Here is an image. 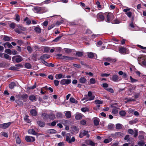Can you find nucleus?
Returning <instances> with one entry per match:
<instances>
[{"mask_svg": "<svg viewBox=\"0 0 146 146\" xmlns=\"http://www.w3.org/2000/svg\"><path fill=\"white\" fill-rule=\"evenodd\" d=\"M97 17L98 19H100L102 21H103L105 19L104 16L102 13H98L97 15Z\"/></svg>", "mask_w": 146, "mask_h": 146, "instance_id": "f8f14e48", "label": "nucleus"}, {"mask_svg": "<svg viewBox=\"0 0 146 146\" xmlns=\"http://www.w3.org/2000/svg\"><path fill=\"white\" fill-rule=\"evenodd\" d=\"M49 134H54L56 133V131L53 129H48L46 131Z\"/></svg>", "mask_w": 146, "mask_h": 146, "instance_id": "a211bd4d", "label": "nucleus"}, {"mask_svg": "<svg viewBox=\"0 0 146 146\" xmlns=\"http://www.w3.org/2000/svg\"><path fill=\"white\" fill-rule=\"evenodd\" d=\"M106 90L107 91L110 92L111 93H113L114 92V91L113 89L111 88L106 89Z\"/></svg>", "mask_w": 146, "mask_h": 146, "instance_id": "774afa93", "label": "nucleus"}, {"mask_svg": "<svg viewBox=\"0 0 146 146\" xmlns=\"http://www.w3.org/2000/svg\"><path fill=\"white\" fill-rule=\"evenodd\" d=\"M16 25L15 23L13 22L9 25V27L11 28L14 29L15 28Z\"/></svg>", "mask_w": 146, "mask_h": 146, "instance_id": "ea45409f", "label": "nucleus"}, {"mask_svg": "<svg viewBox=\"0 0 146 146\" xmlns=\"http://www.w3.org/2000/svg\"><path fill=\"white\" fill-rule=\"evenodd\" d=\"M90 131H86L85 130H82L80 131L79 134V137L80 138H82L84 136L86 135L88 138L90 137V135L88 134Z\"/></svg>", "mask_w": 146, "mask_h": 146, "instance_id": "f03ea898", "label": "nucleus"}, {"mask_svg": "<svg viewBox=\"0 0 146 146\" xmlns=\"http://www.w3.org/2000/svg\"><path fill=\"white\" fill-rule=\"evenodd\" d=\"M56 124V121H54L52 122L50 124H49L48 125L49 126H54Z\"/></svg>", "mask_w": 146, "mask_h": 146, "instance_id": "bf43d9fd", "label": "nucleus"}, {"mask_svg": "<svg viewBox=\"0 0 146 146\" xmlns=\"http://www.w3.org/2000/svg\"><path fill=\"white\" fill-rule=\"evenodd\" d=\"M65 116L68 118H70L71 116L70 111H66L65 113Z\"/></svg>", "mask_w": 146, "mask_h": 146, "instance_id": "bb28decb", "label": "nucleus"}, {"mask_svg": "<svg viewBox=\"0 0 146 146\" xmlns=\"http://www.w3.org/2000/svg\"><path fill=\"white\" fill-rule=\"evenodd\" d=\"M111 80L114 82H118L121 80V77L118 76L116 74H114L112 76Z\"/></svg>", "mask_w": 146, "mask_h": 146, "instance_id": "20e7f679", "label": "nucleus"}, {"mask_svg": "<svg viewBox=\"0 0 146 146\" xmlns=\"http://www.w3.org/2000/svg\"><path fill=\"white\" fill-rule=\"evenodd\" d=\"M25 67L27 69H30L31 67V64L28 63H25Z\"/></svg>", "mask_w": 146, "mask_h": 146, "instance_id": "72a5a7b5", "label": "nucleus"}, {"mask_svg": "<svg viewBox=\"0 0 146 146\" xmlns=\"http://www.w3.org/2000/svg\"><path fill=\"white\" fill-rule=\"evenodd\" d=\"M119 52L121 53H125L126 52V49L124 47H121L119 50Z\"/></svg>", "mask_w": 146, "mask_h": 146, "instance_id": "6ab92c4d", "label": "nucleus"}, {"mask_svg": "<svg viewBox=\"0 0 146 146\" xmlns=\"http://www.w3.org/2000/svg\"><path fill=\"white\" fill-rule=\"evenodd\" d=\"M28 116L26 115L24 118L25 120L28 123H29L31 121L28 118Z\"/></svg>", "mask_w": 146, "mask_h": 146, "instance_id": "052dcab7", "label": "nucleus"}, {"mask_svg": "<svg viewBox=\"0 0 146 146\" xmlns=\"http://www.w3.org/2000/svg\"><path fill=\"white\" fill-rule=\"evenodd\" d=\"M27 49L29 53H32L33 51V49L30 46H27Z\"/></svg>", "mask_w": 146, "mask_h": 146, "instance_id": "3c124183", "label": "nucleus"}, {"mask_svg": "<svg viewBox=\"0 0 146 146\" xmlns=\"http://www.w3.org/2000/svg\"><path fill=\"white\" fill-rule=\"evenodd\" d=\"M15 32L18 34L22 33L23 32L19 28H16L14 30Z\"/></svg>", "mask_w": 146, "mask_h": 146, "instance_id": "37998d69", "label": "nucleus"}, {"mask_svg": "<svg viewBox=\"0 0 146 146\" xmlns=\"http://www.w3.org/2000/svg\"><path fill=\"white\" fill-rule=\"evenodd\" d=\"M86 79L84 77H81L79 79V81L80 83L84 84L86 82Z\"/></svg>", "mask_w": 146, "mask_h": 146, "instance_id": "a878e982", "label": "nucleus"}, {"mask_svg": "<svg viewBox=\"0 0 146 146\" xmlns=\"http://www.w3.org/2000/svg\"><path fill=\"white\" fill-rule=\"evenodd\" d=\"M15 102L18 105L22 106L23 105V102L21 101L17 100H16Z\"/></svg>", "mask_w": 146, "mask_h": 146, "instance_id": "c9c22d12", "label": "nucleus"}, {"mask_svg": "<svg viewBox=\"0 0 146 146\" xmlns=\"http://www.w3.org/2000/svg\"><path fill=\"white\" fill-rule=\"evenodd\" d=\"M145 144V143L143 141H139L137 144L139 146H143Z\"/></svg>", "mask_w": 146, "mask_h": 146, "instance_id": "5fc2aeb1", "label": "nucleus"}, {"mask_svg": "<svg viewBox=\"0 0 146 146\" xmlns=\"http://www.w3.org/2000/svg\"><path fill=\"white\" fill-rule=\"evenodd\" d=\"M116 128L117 129H120L122 128V125L120 123H117L116 124Z\"/></svg>", "mask_w": 146, "mask_h": 146, "instance_id": "de8ad7c7", "label": "nucleus"}, {"mask_svg": "<svg viewBox=\"0 0 146 146\" xmlns=\"http://www.w3.org/2000/svg\"><path fill=\"white\" fill-rule=\"evenodd\" d=\"M25 140L27 142H32L35 141L34 137L29 136H27L25 137Z\"/></svg>", "mask_w": 146, "mask_h": 146, "instance_id": "423d86ee", "label": "nucleus"}, {"mask_svg": "<svg viewBox=\"0 0 146 146\" xmlns=\"http://www.w3.org/2000/svg\"><path fill=\"white\" fill-rule=\"evenodd\" d=\"M49 118L51 120H53L55 118V115L53 113H51L49 115Z\"/></svg>", "mask_w": 146, "mask_h": 146, "instance_id": "2f4dec72", "label": "nucleus"}, {"mask_svg": "<svg viewBox=\"0 0 146 146\" xmlns=\"http://www.w3.org/2000/svg\"><path fill=\"white\" fill-rule=\"evenodd\" d=\"M81 110L83 112H86L88 111V109L86 108H83L81 109Z\"/></svg>", "mask_w": 146, "mask_h": 146, "instance_id": "0e129e2a", "label": "nucleus"}, {"mask_svg": "<svg viewBox=\"0 0 146 146\" xmlns=\"http://www.w3.org/2000/svg\"><path fill=\"white\" fill-rule=\"evenodd\" d=\"M34 30L35 32L38 33H40L41 32V28L38 26L35 28Z\"/></svg>", "mask_w": 146, "mask_h": 146, "instance_id": "f3484780", "label": "nucleus"}, {"mask_svg": "<svg viewBox=\"0 0 146 146\" xmlns=\"http://www.w3.org/2000/svg\"><path fill=\"white\" fill-rule=\"evenodd\" d=\"M59 122L64 125H67L68 123V121L65 119H62L59 121Z\"/></svg>", "mask_w": 146, "mask_h": 146, "instance_id": "412c9836", "label": "nucleus"}, {"mask_svg": "<svg viewBox=\"0 0 146 146\" xmlns=\"http://www.w3.org/2000/svg\"><path fill=\"white\" fill-rule=\"evenodd\" d=\"M42 7H37L34 8L33 9L35 13H43V11H42Z\"/></svg>", "mask_w": 146, "mask_h": 146, "instance_id": "0eeeda50", "label": "nucleus"}, {"mask_svg": "<svg viewBox=\"0 0 146 146\" xmlns=\"http://www.w3.org/2000/svg\"><path fill=\"white\" fill-rule=\"evenodd\" d=\"M62 74H57L55 75V78L56 79H59L62 78ZM64 78L63 77V78Z\"/></svg>", "mask_w": 146, "mask_h": 146, "instance_id": "c85d7f7f", "label": "nucleus"}, {"mask_svg": "<svg viewBox=\"0 0 146 146\" xmlns=\"http://www.w3.org/2000/svg\"><path fill=\"white\" fill-rule=\"evenodd\" d=\"M90 82L91 84H94L96 82L95 78H92L90 80Z\"/></svg>", "mask_w": 146, "mask_h": 146, "instance_id": "a18cd8bd", "label": "nucleus"}, {"mask_svg": "<svg viewBox=\"0 0 146 146\" xmlns=\"http://www.w3.org/2000/svg\"><path fill=\"white\" fill-rule=\"evenodd\" d=\"M128 132L129 134H131L133 135L135 133L134 131L132 129H129L128 130Z\"/></svg>", "mask_w": 146, "mask_h": 146, "instance_id": "e2e57ef3", "label": "nucleus"}, {"mask_svg": "<svg viewBox=\"0 0 146 146\" xmlns=\"http://www.w3.org/2000/svg\"><path fill=\"white\" fill-rule=\"evenodd\" d=\"M3 40L5 41H8L10 40L9 37L7 36L4 35L3 38Z\"/></svg>", "mask_w": 146, "mask_h": 146, "instance_id": "79ce46f5", "label": "nucleus"}, {"mask_svg": "<svg viewBox=\"0 0 146 146\" xmlns=\"http://www.w3.org/2000/svg\"><path fill=\"white\" fill-rule=\"evenodd\" d=\"M29 99L32 101H36L37 99L36 97L34 95H31L29 97Z\"/></svg>", "mask_w": 146, "mask_h": 146, "instance_id": "aec40b11", "label": "nucleus"}, {"mask_svg": "<svg viewBox=\"0 0 146 146\" xmlns=\"http://www.w3.org/2000/svg\"><path fill=\"white\" fill-rule=\"evenodd\" d=\"M137 46L138 47L140 48L141 49H144V50H146L145 51H143V52L146 53V47H143V46L141 45H139V44H137Z\"/></svg>", "mask_w": 146, "mask_h": 146, "instance_id": "864d4df0", "label": "nucleus"}, {"mask_svg": "<svg viewBox=\"0 0 146 146\" xmlns=\"http://www.w3.org/2000/svg\"><path fill=\"white\" fill-rule=\"evenodd\" d=\"M112 140V139L111 138L105 139L104 141V142L106 143H107L110 142Z\"/></svg>", "mask_w": 146, "mask_h": 146, "instance_id": "4c0bfd02", "label": "nucleus"}, {"mask_svg": "<svg viewBox=\"0 0 146 146\" xmlns=\"http://www.w3.org/2000/svg\"><path fill=\"white\" fill-rule=\"evenodd\" d=\"M123 136V134L120 132H116L114 134V136L115 137H122Z\"/></svg>", "mask_w": 146, "mask_h": 146, "instance_id": "2eb2a0df", "label": "nucleus"}, {"mask_svg": "<svg viewBox=\"0 0 146 146\" xmlns=\"http://www.w3.org/2000/svg\"><path fill=\"white\" fill-rule=\"evenodd\" d=\"M71 82V80L70 79H63L61 80L60 83L62 85H64L69 84Z\"/></svg>", "mask_w": 146, "mask_h": 146, "instance_id": "39448f33", "label": "nucleus"}, {"mask_svg": "<svg viewBox=\"0 0 146 146\" xmlns=\"http://www.w3.org/2000/svg\"><path fill=\"white\" fill-rule=\"evenodd\" d=\"M62 36H59L57 37L56 38L54 39L53 40V41L54 42H57L60 39Z\"/></svg>", "mask_w": 146, "mask_h": 146, "instance_id": "09e8293b", "label": "nucleus"}, {"mask_svg": "<svg viewBox=\"0 0 146 146\" xmlns=\"http://www.w3.org/2000/svg\"><path fill=\"white\" fill-rule=\"evenodd\" d=\"M4 46L5 48H6V47L5 46L6 45H7L8 47L9 48H13V47L11 45V44H10V43L9 42H7L5 43L4 44Z\"/></svg>", "mask_w": 146, "mask_h": 146, "instance_id": "7c9ffc66", "label": "nucleus"}, {"mask_svg": "<svg viewBox=\"0 0 146 146\" xmlns=\"http://www.w3.org/2000/svg\"><path fill=\"white\" fill-rule=\"evenodd\" d=\"M105 59L106 61L110 62L111 63L115 62L117 61L116 58L113 59L110 57L106 58Z\"/></svg>", "mask_w": 146, "mask_h": 146, "instance_id": "ddd939ff", "label": "nucleus"}, {"mask_svg": "<svg viewBox=\"0 0 146 146\" xmlns=\"http://www.w3.org/2000/svg\"><path fill=\"white\" fill-rule=\"evenodd\" d=\"M94 123L95 125H98L99 124V119L98 118L95 119L94 120Z\"/></svg>", "mask_w": 146, "mask_h": 146, "instance_id": "473e14b6", "label": "nucleus"}, {"mask_svg": "<svg viewBox=\"0 0 146 146\" xmlns=\"http://www.w3.org/2000/svg\"><path fill=\"white\" fill-rule=\"evenodd\" d=\"M11 122H8L0 124V128L5 129L8 128L11 124Z\"/></svg>", "mask_w": 146, "mask_h": 146, "instance_id": "6e6552de", "label": "nucleus"}, {"mask_svg": "<svg viewBox=\"0 0 146 146\" xmlns=\"http://www.w3.org/2000/svg\"><path fill=\"white\" fill-rule=\"evenodd\" d=\"M17 27L21 31H25L27 30V28L26 27H24L23 26L20 25H17Z\"/></svg>", "mask_w": 146, "mask_h": 146, "instance_id": "cd10ccee", "label": "nucleus"}, {"mask_svg": "<svg viewBox=\"0 0 146 146\" xmlns=\"http://www.w3.org/2000/svg\"><path fill=\"white\" fill-rule=\"evenodd\" d=\"M125 14L129 17L130 18L131 17L132 15V13L130 11H129L127 13H126Z\"/></svg>", "mask_w": 146, "mask_h": 146, "instance_id": "680f3d73", "label": "nucleus"}, {"mask_svg": "<svg viewBox=\"0 0 146 146\" xmlns=\"http://www.w3.org/2000/svg\"><path fill=\"white\" fill-rule=\"evenodd\" d=\"M4 58L8 60H11V57L9 55H8L7 54H4Z\"/></svg>", "mask_w": 146, "mask_h": 146, "instance_id": "58836bf2", "label": "nucleus"}, {"mask_svg": "<svg viewBox=\"0 0 146 146\" xmlns=\"http://www.w3.org/2000/svg\"><path fill=\"white\" fill-rule=\"evenodd\" d=\"M95 102L96 104H100L103 103V101H100L99 100H96L95 101Z\"/></svg>", "mask_w": 146, "mask_h": 146, "instance_id": "603ef678", "label": "nucleus"}, {"mask_svg": "<svg viewBox=\"0 0 146 146\" xmlns=\"http://www.w3.org/2000/svg\"><path fill=\"white\" fill-rule=\"evenodd\" d=\"M83 55V53L81 52H78L76 53V55L78 57H81Z\"/></svg>", "mask_w": 146, "mask_h": 146, "instance_id": "49530a36", "label": "nucleus"}, {"mask_svg": "<svg viewBox=\"0 0 146 146\" xmlns=\"http://www.w3.org/2000/svg\"><path fill=\"white\" fill-rule=\"evenodd\" d=\"M118 108H113L112 110V113L114 114H116L118 113Z\"/></svg>", "mask_w": 146, "mask_h": 146, "instance_id": "f704fd0d", "label": "nucleus"}, {"mask_svg": "<svg viewBox=\"0 0 146 146\" xmlns=\"http://www.w3.org/2000/svg\"><path fill=\"white\" fill-rule=\"evenodd\" d=\"M55 25L54 24H52L51 25L48 27V30H50L51 29L54 27H55Z\"/></svg>", "mask_w": 146, "mask_h": 146, "instance_id": "69168bd1", "label": "nucleus"}, {"mask_svg": "<svg viewBox=\"0 0 146 146\" xmlns=\"http://www.w3.org/2000/svg\"><path fill=\"white\" fill-rule=\"evenodd\" d=\"M104 15L106 16V21L107 22H109L110 21H111L114 18V16L113 13L110 12L105 13H104Z\"/></svg>", "mask_w": 146, "mask_h": 146, "instance_id": "f257e3e1", "label": "nucleus"}, {"mask_svg": "<svg viewBox=\"0 0 146 146\" xmlns=\"http://www.w3.org/2000/svg\"><path fill=\"white\" fill-rule=\"evenodd\" d=\"M83 115L81 113H76L75 115V118L78 120H80L82 118Z\"/></svg>", "mask_w": 146, "mask_h": 146, "instance_id": "9d476101", "label": "nucleus"}, {"mask_svg": "<svg viewBox=\"0 0 146 146\" xmlns=\"http://www.w3.org/2000/svg\"><path fill=\"white\" fill-rule=\"evenodd\" d=\"M50 57V56L48 54H43L40 57V59L41 60H45L49 58Z\"/></svg>", "mask_w": 146, "mask_h": 146, "instance_id": "4468645a", "label": "nucleus"}, {"mask_svg": "<svg viewBox=\"0 0 146 146\" xmlns=\"http://www.w3.org/2000/svg\"><path fill=\"white\" fill-rule=\"evenodd\" d=\"M15 83L14 82H11L9 84V87L11 89H13L16 86Z\"/></svg>", "mask_w": 146, "mask_h": 146, "instance_id": "c756f323", "label": "nucleus"}, {"mask_svg": "<svg viewBox=\"0 0 146 146\" xmlns=\"http://www.w3.org/2000/svg\"><path fill=\"white\" fill-rule=\"evenodd\" d=\"M119 115L121 116H124L126 114V113L125 111H121L119 112Z\"/></svg>", "mask_w": 146, "mask_h": 146, "instance_id": "c03bdc74", "label": "nucleus"}, {"mask_svg": "<svg viewBox=\"0 0 146 146\" xmlns=\"http://www.w3.org/2000/svg\"><path fill=\"white\" fill-rule=\"evenodd\" d=\"M37 123L40 127H44L45 125V123L41 121H37Z\"/></svg>", "mask_w": 146, "mask_h": 146, "instance_id": "dca6fc26", "label": "nucleus"}, {"mask_svg": "<svg viewBox=\"0 0 146 146\" xmlns=\"http://www.w3.org/2000/svg\"><path fill=\"white\" fill-rule=\"evenodd\" d=\"M28 133L29 134L33 135H35L36 134L35 131L33 129H29L28 130Z\"/></svg>", "mask_w": 146, "mask_h": 146, "instance_id": "4be33fe9", "label": "nucleus"}, {"mask_svg": "<svg viewBox=\"0 0 146 146\" xmlns=\"http://www.w3.org/2000/svg\"><path fill=\"white\" fill-rule=\"evenodd\" d=\"M88 100H86V101L93 100L95 97L94 95L92 94V92L91 91L88 92Z\"/></svg>", "mask_w": 146, "mask_h": 146, "instance_id": "1a4fd4ad", "label": "nucleus"}, {"mask_svg": "<svg viewBox=\"0 0 146 146\" xmlns=\"http://www.w3.org/2000/svg\"><path fill=\"white\" fill-rule=\"evenodd\" d=\"M130 80L131 81V82L132 83H134L135 82L137 81V80L133 78L131 76H130Z\"/></svg>", "mask_w": 146, "mask_h": 146, "instance_id": "4d7b16f0", "label": "nucleus"}, {"mask_svg": "<svg viewBox=\"0 0 146 146\" xmlns=\"http://www.w3.org/2000/svg\"><path fill=\"white\" fill-rule=\"evenodd\" d=\"M5 52L9 54H12V51L11 50L9 49H7L5 50Z\"/></svg>", "mask_w": 146, "mask_h": 146, "instance_id": "8fccbe9b", "label": "nucleus"}, {"mask_svg": "<svg viewBox=\"0 0 146 146\" xmlns=\"http://www.w3.org/2000/svg\"><path fill=\"white\" fill-rule=\"evenodd\" d=\"M50 49V48L49 47H45L44 49V51L45 52H48Z\"/></svg>", "mask_w": 146, "mask_h": 146, "instance_id": "338daca9", "label": "nucleus"}, {"mask_svg": "<svg viewBox=\"0 0 146 146\" xmlns=\"http://www.w3.org/2000/svg\"><path fill=\"white\" fill-rule=\"evenodd\" d=\"M31 114L33 116H35L37 114L36 111L34 109L31 110L30 111Z\"/></svg>", "mask_w": 146, "mask_h": 146, "instance_id": "5701e85b", "label": "nucleus"}, {"mask_svg": "<svg viewBox=\"0 0 146 146\" xmlns=\"http://www.w3.org/2000/svg\"><path fill=\"white\" fill-rule=\"evenodd\" d=\"M66 141L68 142L69 143L71 138L70 134V133L66 134Z\"/></svg>", "mask_w": 146, "mask_h": 146, "instance_id": "b1692460", "label": "nucleus"}, {"mask_svg": "<svg viewBox=\"0 0 146 146\" xmlns=\"http://www.w3.org/2000/svg\"><path fill=\"white\" fill-rule=\"evenodd\" d=\"M15 60L17 63H19L21 62L23 60V58L21 56L18 55L13 56L12 58V61L14 62Z\"/></svg>", "mask_w": 146, "mask_h": 146, "instance_id": "7ed1b4c3", "label": "nucleus"}, {"mask_svg": "<svg viewBox=\"0 0 146 146\" xmlns=\"http://www.w3.org/2000/svg\"><path fill=\"white\" fill-rule=\"evenodd\" d=\"M70 102L72 103H77V101L73 98H70Z\"/></svg>", "mask_w": 146, "mask_h": 146, "instance_id": "6e6d98bb", "label": "nucleus"}, {"mask_svg": "<svg viewBox=\"0 0 146 146\" xmlns=\"http://www.w3.org/2000/svg\"><path fill=\"white\" fill-rule=\"evenodd\" d=\"M59 81L57 80H55L54 81V85L56 86H58L59 83Z\"/></svg>", "mask_w": 146, "mask_h": 146, "instance_id": "13d9d810", "label": "nucleus"}, {"mask_svg": "<svg viewBox=\"0 0 146 146\" xmlns=\"http://www.w3.org/2000/svg\"><path fill=\"white\" fill-rule=\"evenodd\" d=\"M24 21H26V23L27 25H29L31 23V21L29 19V18L27 17H26L24 20Z\"/></svg>", "mask_w": 146, "mask_h": 146, "instance_id": "e433bc0d", "label": "nucleus"}, {"mask_svg": "<svg viewBox=\"0 0 146 146\" xmlns=\"http://www.w3.org/2000/svg\"><path fill=\"white\" fill-rule=\"evenodd\" d=\"M60 59L64 60H71L74 59L73 57H69L64 56L61 57L60 58Z\"/></svg>", "mask_w": 146, "mask_h": 146, "instance_id": "9b49d317", "label": "nucleus"}, {"mask_svg": "<svg viewBox=\"0 0 146 146\" xmlns=\"http://www.w3.org/2000/svg\"><path fill=\"white\" fill-rule=\"evenodd\" d=\"M88 56L90 58H92L94 56V53L92 52H90L88 53Z\"/></svg>", "mask_w": 146, "mask_h": 146, "instance_id": "a19ab883", "label": "nucleus"}, {"mask_svg": "<svg viewBox=\"0 0 146 146\" xmlns=\"http://www.w3.org/2000/svg\"><path fill=\"white\" fill-rule=\"evenodd\" d=\"M141 134L139 135V136L138 137L139 140H141L143 139L144 137V132L142 131H141L140 132Z\"/></svg>", "mask_w": 146, "mask_h": 146, "instance_id": "393cba45", "label": "nucleus"}]
</instances>
